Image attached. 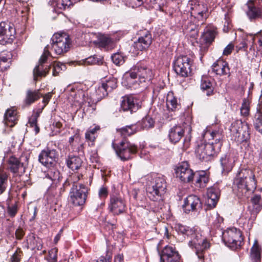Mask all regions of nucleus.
Returning <instances> with one entry per match:
<instances>
[{
	"label": "nucleus",
	"mask_w": 262,
	"mask_h": 262,
	"mask_svg": "<svg viewBox=\"0 0 262 262\" xmlns=\"http://www.w3.org/2000/svg\"><path fill=\"white\" fill-rule=\"evenodd\" d=\"M202 136L205 141L200 140L197 141L195 154L199 160L207 161L220 151L223 136L219 130L211 131L208 128Z\"/></svg>",
	"instance_id": "nucleus-1"
},
{
	"label": "nucleus",
	"mask_w": 262,
	"mask_h": 262,
	"mask_svg": "<svg viewBox=\"0 0 262 262\" xmlns=\"http://www.w3.org/2000/svg\"><path fill=\"white\" fill-rule=\"evenodd\" d=\"M234 184L237 187V195L241 198H248L256 188L255 175L248 169H242L237 173Z\"/></svg>",
	"instance_id": "nucleus-2"
},
{
	"label": "nucleus",
	"mask_w": 262,
	"mask_h": 262,
	"mask_svg": "<svg viewBox=\"0 0 262 262\" xmlns=\"http://www.w3.org/2000/svg\"><path fill=\"white\" fill-rule=\"evenodd\" d=\"M79 179V175L73 174L69 176L63 183L65 189L72 185L69 193V202L74 206L83 205L87 198L88 188L83 184L77 183Z\"/></svg>",
	"instance_id": "nucleus-3"
},
{
	"label": "nucleus",
	"mask_w": 262,
	"mask_h": 262,
	"mask_svg": "<svg viewBox=\"0 0 262 262\" xmlns=\"http://www.w3.org/2000/svg\"><path fill=\"white\" fill-rule=\"evenodd\" d=\"M125 77L129 84L136 89V84H143L146 80H150L152 71L146 68L136 66L125 74Z\"/></svg>",
	"instance_id": "nucleus-4"
},
{
	"label": "nucleus",
	"mask_w": 262,
	"mask_h": 262,
	"mask_svg": "<svg viewBox=\"0 0 262 262\" xmlns=\"http://www.w3.org/2000/svg\"><path fill=\"white\" fill-rule=\"evenodd\" d=\"M51 49L57 55L67 53L71 46V40L68 34L64 32L55 33L51 39Z\"/></svg>",
	"instance_id": "nucleus-5"
},
{
	"label": "nucleus",
	"mask_w": 262,
	"mask_h": 262,
	"mask_svg": "<svg viewBox=\"0 0 262 262\" xmlns=\"http://www.w3.org/2000/svg\"><path fill=\"white\" fill-rule=\"evenodd\" d=\"M166 188V184L163 177L155 176L152 178L146 188L148 198L154 201L160 200Z\"/></svg>",
	"instance_id": "nucleus-6"
},
{
	"label": "nucleus",
	"mask_w": 262,
	"mask_h": 262,
	"mask_svg": "<svg viewBox=\"0 0 262 262\" xmlns=\"http://www.w3.org/2000/svg\"><path fill=\"white\" fill-rule=\"evenodd\" d=\"M113 147L117 155L122 161H127L133 158L137 151V147L130 142L123 140L118 145L113 143Z\"/></svg>",
	"instance_id": "nucleus-7"
},
{
	"label": "nucleus",
	"mask_w": 262,
	"mask_h": 262,
	"mask_svg": "<svg viewBox=\"0 0 262 262\" xmlns=\"http://www.w3.org/2000/svg\"><path fill=\"white\" fill-rule=\"evenodd\" d=\"M223 239L227 246L236 249L241 246L243 238L239 230L231 228L223 233Z\"/></svg>",
	"instance_id": "nucleus-8"
},
{
	"label": "nucleus",
	"mask_w": 262,
	"mask_h": 262,
	"mask_svg": "<svg viewBox=\"0 0 262 262\" xmlns=\"http://www.w3.org/2000/svg\"><path fill=\"white\" fill-rule=\"evenodd\" d=\"M230 131L234 140L237 142L247 141L250 137L249 126L241 121H236L231 124Z\"/></svg>",
	"instance_id": "nucleus-9"
},
{
	"label": "nucleus",
	"mask_w": 262,
	"mask_h": 262,
	"mask_svg": "<svg viewBox=\"0 0 262 262\" xmlns=\"http://www.w3.org/2000/svg\"><path fill=\"white\" fill-rule=\"evenodd\" d=\"M192 61L187 56H180L173 62V68L177 75L188 77L191 73Z\"/></svg>",
	"instance_id": "nucleus-10"
},
{
	"label": "nucleus",
	"mask_w": 262,
	"mask_h": 262,
	"mask_svg": "<svg viewBox=\"0 0 262 262\" xmlns=\"http://www.w3.org/2000/svg\"><path fill=\"white\" fill-rule=\"evenodd\" d=\"M189 245L191 248L196 249V254L199 259L203 258V252L209 247L208 242L202 237L199 233H196L194 231L190 235Z\"/></svg>",
	"instance_id": "nucleus-11"
},
{
	"label": "nucleus",
	"mask_w": 262,
	"mask_h": 262,
	"mask_svg": "<svg viewBox=\"0 0 262 262\" xmlns=\"http://www.w3.org/2000/svg\"><path fill=\"white\" fill-rule=\"evenodd\" d=\"M174 170L176 177L184 183L192 182L195 176V172L190 168L186 161L179 163Z\"/></svg>",
	"instance_id": "nucleus-12"
},
{
	"label": "nucleus",
	"mask_w": 262,
	"mask_h": 262,
	"mask_svg": "<svg viewBox=\"0 0 262 262\" xmlns=\"http://www.w3.org/2000/svg\"><path fill=\"white\" fill-rule=\"evenodd\" d=\"M15 29L10 23L2 21L0 23V43L3 45L11 43L15 38Z\"/></svg>",
	"instance_id": "nucleus-13"
},
{
	"label": "nucleus",
	"mask_w": 262,
	"mask_h": 262,
	"mask_svg": "<svg viewBox=\"0 0 262 262\" xmlns=\"http://www.w3.org/2000/svg\"><path fill=\"white\" fill-rule=\"evenodd\" d=\"M141 101L136 96H125L122 97L120 111H129L130 113L136 112L140 107Z\"/></svg>",
	"instance_id": "nucleus-14"
},
{
	"label": "nucleus",
	"mask_w": 262,
	"mask_h": 262,
	"mask_svg": "<svg viewBox=\"0 0 262 262\" xmlns=\"http://www.w3.org/2000/svg\"><path fill=\"white\" fill-rule=\"evenodd\" d=\"M50 46L48 45L46 46L43 51V53L41 56L39 60V65L35 67L33 70V77L35 81H37L38 77H45L46 76L49 72V70L51 68V66H48V68H46L45 69H43L42 64L45 63L47 58L51 56V53L49 52Z\"/></svg>",
	"instance_id": "nucleus-15"
},
{
	"label": "nucleus",
	"mask_w": 262,
	"mask_h": 262,
	"mask_svg": "<svg viewBox=\"0 0 262 262\" xmlns=\"http://www.w3.org/2000/svg\"><path fill=\"white\" fill-rule=\"evenodd\" d=\"M58 152L55 149L47 148L42 150L38 156V161L43 165L49 167L58 158Z\"/></svg>",
	"instance_id": "nucleus-16"
},
{
	"label": "nucleus",
	"mask_w": 262,
	"mask_h": 262,
	"mask_svg": "<svg viewBox=\"0 0 262 262\" xmlns=\"http://www.w3.org/2000/svg\"><path fill=\"white\" fill-rule=\"evenodd\" d=\"M181 256L175 247L166 246L160 254V262H180Z\"/></svg>",
	"instance_id": "nucleus-17"
},
{
	"label": "nucleus",
	"mask_w": 262,
	"mask_h": 262,
	"mask_svg": "<svg viewBox=\"0 0 262 262\" xmlns=\"http://www.w3.org/2000/svg\"><path fill=\"white\" fill-rule=\"evenodd\" d=\"M202 204L200 198L195 195H189L184 199L183 209L186 213L190 211H198L202 208Z\"/></svg>",
	"instance_id": "nucleus-18"
},
{
	"label": "nucleus",
	"mask_w": 262,
	"mask_h": 262,
	"mask_svg": "<svg viewBox=\"0 0 262 262\" xmlns=\"http://www.w3.org/2000/svg\"><path fill=\"white\" fill-rule=\"evenodd\" d=\"M190 9L191 15L199 21H202V23L209 15L207 5L203 2L195 3Z\"/></svg>",
	"instance_id": "nucleus-19"
},
{
	"label": "nucleus",
	"mask_w": 262,
	"mask_h": 262,
	"mask_svg": "<svg viewBox=\"0 0 262 262\" xmlns=\"http://www.w3.org/2000/svg\"><path fill=\"white\" fill-rule=\"evenodd\" d=\"M108 209L114 215H119L125 212L126 204L121 197L112 195L110 198Z\"/></svg>",
	"instance_id": "nucleus-20"
},
{
	"label": "nucleus",
	"mask_w": 262,
	"mask_h": 262,
	"mask_svg": "<svg viewBox=\"0 0 262 262\" xmlns=\"http://www.w3.org/2000/svg\"><path fill=\"white\" fill-rule=\"evenodd\" d=\"M69 99L73 101L74 105L82 106L88 103V106H91V104L89 101V98L86 97V93L81 90H78L76 91H72L70 94Z\"/></svg>",
	"instance_id": "nucleus-21"
},
{
	"label": "nucleus",
	"mask_w": 262,
	"mask_h": 262,
	"mask_svg": "<svg viewBox=\"0 0 262 262\" xmlns=\"http://www.w3.org/2000/svg\"><path fill=\"white\" fill-rule=\"evenodd\" d=\"M151 42V34L146 31L143 35L139 37L136 41L134 42L133 47L137 51H142L147 50Z\"/></svg>",
	"instance_id": "nucleus-22"
},
{
	"label": "nucleus",
	"mask_w": 262,
	"mask_h": 262,
	"mask_svg": "<svg viewBox=\"0 0 262 262\" xmlns=\"http://www.w3.org/2000/svg\"><path fill=\"white\" fill-rule=\"evenodd\" d=\"M246 6L248 8L246 10V14L251 21L262 18V9L255 5L254 1H248Z\"/></svg>",
	"instance_id": "nucleus-23"
},
{
	"label": "nucleus",
	"mask_w": 262,
	"mask_h": 262,
	"mask_svg": "<svg viewBox=\"0 0 262 262\" xmlns=\"http://www.w3.org/2000/svg\"><path fill=\"white\" fill-rule=\"evenodd\" d=\"M207 204L211 208L215 207L220 196V191L217 187H212L207 190Z\"/></svg>",
	"instance_id": "nucleus-24"
},
{
	"label": "nucleus",
	"mask_w": 262,
	"mask_h": 262,
	"mask_svg": "<svg viewBox=\"0 0 262 262\" xmlns=\"http://www.w3.org/2000/svg\"><path fill=\"white\" fill-rule=\"evenodd\" d=\"M212 70L215 74L222 76L229 73L230 69L227 62L219 59L212 64Z\"/></svg>",
	"instance_id": "nucleus-25"
},
{
	"label": "nucleus",
	"mask_w": 262,
	"mask_h": 262,
	"mask_svg": "<svg viewBox=\"0 0 262 262\" xmlns=\"http://www.w3.org/2000/svg\"><path fill=\"white\" fill-rule=\"evenodd\" d=\"M235 160L230 154L223 155L220 158L222 173L227 174L232 169L234 165Z\"/></svg>",
	"instance_id": "nucleus-26"
},
{
	"label": "nucleus",
	"mask_w": 262,
	"mask_h": 262,
	"mask_svg": "<svg viewBox=\"0 0 262 262\" xmlns=\"http://www.w3.org/2000/svg\"><path fill=\"white\" fill-rule=\"evenodd\" d=\"M184 129L181 125H176L171 127L169 131L168 137L171 142H178L184 135Z\"/></svg>",
	"instance_id": "nucleus-27"
},
{
	"label": "nucleus",
	"mask_w": 262,
	"mask_h": 262,
	"mask_svg": "<svg viewBox=\"0 0 262 262\" xmlns=\"http://www.w3.org/2000/svg\"><path fill=\"white\" fill-rule=\"evenodd\" d=\"M17 120V111L14 107L8 108L4 115V122L6 125L13 127Z\"/></svg>",
	"instance_id": "nucleus-28"
},
{
	"label": "nucleus",
	"mask_w": 262,
	"mask_h": 262,
	"mask_svg": "<svg viewBox=\"0 0 262 262\" xmlns=\"http://www.w3.org/2000/svg\"><path fill=\"white\" fill-rule=\"evenodd\" d=\"M82 161L78 156H69L67 160V166L72 170H78L81 166Z\"/></svg>",
	"instance_id": "nucleus-29"
},
{
	"label": "nucleus",
	"mask_w": 262,
	"mask_h": 262,
	"mask_svg": "<svg viewBox=\"0 0 262 262\" xmlns=\"http://www.w3.org/2000/svg\"><path fill=\"white\" fill-rule=\"evenodd\" d=\"M261 248L257 241H255L251 249L250 258L253 262H260Z\"/></svg>",
	"instance_id": "nucleus-30"
},
{
	"label": "nucleus",
	"mask_w": 262,
	"mask_h": 262,
	"mask_svg": "<svg viewBox=\"0 0 262 262\" xmlns=\"http://www.w3.org/2000/svg\"><path fill=\"white\" fill-rule=\"evenodd\" d=\"M201 88L206 91V95L210 96L213 94V86L211 79L207 77H203L201 80Z\"/></svg>",
	"instance_id": "nucleus-31"
},
{
	"label": "nucleus",
	"mask_w": 262,
	"mask_h": 262,
	"mask_svg": "<svg viewBox=\"0 0 262 262\" xmlns=\"http://www.w3.org/2000/svg\"><path fill=\"white\" fill-rule=\"evenodd\" d=\"M41 96L39 93V90L32 91L28 90L27 92L25 99V103L27 105H30L38 100Z\"/></svg>",
	"instance_id": "nucleus-32"
},
{
	"label": "nucleus",
	"mask_w": 262,
	"mask_h": 262,
	"mask_svg": "<svg viewBox=\"0 0 262 262\" xmlns=\"http://www.w3.org/2000/svg\"><path fill=\"white\" fill-rule=\"evenodd\" d=\"M217 34L214 28H207L202 35V39L205 43L210 45L214 40Z\"/></svg>",
	"instance_id": "nucleus-33"
},
{
	"label": "nucleus",
	"mask_w": 262,
	"mask_h": 262,
	"mask_svg": "<svg viewBox=\"0 0 262 262\" xmlns=\"http://www.w3.org/2000/svg\"><path fill=\"white\" fill-rule=\"evenodd\" d=\"M83 62L84 64L87 65L104 64L106 67V69H107L106 63L103 61V57L101 56L94 55L90 56L86 58Z\"/></svg>",
	"instance_id": "nucleus-34"
},
{
	"label": "nucleus",
	"mask_w": 262,
	"mask_h": 262,
	"mask_svg": "<svg viewBox=\"0 0 262 262\" xmlns=\"http://www.w3.org/2000/svg\"><path fill=\"white\" fill-rule=\"evenodd\" d=\"M117 132L123 138H125L136 133L137 132V127L135 125L126 126L125 127L118 129Z\"/></svg>",
	"instance_id": "nucleus-35"
},
{
	"label": "nucleus",
	"mask_w": 262,
	"mask_h": 262,
	"mask_svg": "<svg viewBox=\"0 0 262 262\" xmlns=\"http://www.w3.org/2000/svg\"><path fill=\"white\" fill-rule=\"evenodd\" d=\"M166 101L167 108L171 111L174 110L178 105L177 99L172 92L168 93Z\"/></svg>",
	"instance_id": "nucleus-36"
},
{
	"label": "nucleus",
	"mask_w": 262,
	"mask_h": 262,
	"mask_svg": "<svg viewBox=\"0 0 262 262\" xmlns=\"http://www.w3.org/2000/svg\"><path fill=\"white\" fill-rule=\"evenodd\" d=\"M8 174L0 167V194L6 190L8 184Z\"/></svg>",
	"instance_id": "nucleus-37"
},
{
	"label": "nucleus",
	"mask_w": 262,
	"mask_h": 262,
	"mask_svg": "<svg viewBox=\"0 0 262 262\" xmlns=\"http://www.w3.org/2000/svg\"><path fill=\"white\" fill-rule=\"evenodd\" d=\"M9 168L13 173H17L20 168L23 167V164L15 157H11L9 159Z\"/></svg>",
	"instance_id": "nucleus-38"
},
{
	"label": "nucleus",
	"mask_w": 262,
	"mask_h": 262,
	"mask_svg": "<svg viewBox=\"0 0 262 262\" xmlns=\"http://www.w3.org/2000/svg\"><path fill=\"white\" fill-rule=\"evenodd\" d=\"M139 124L142 129H148L154 126L155 121L151 117L147 116L142 119Z\"/></svg>",
	"instance_id": "nucleus-39"
},
{
	"label": "nucleus",
	"mask_w": 262,
	"mask_h": 262,
	"mask_svg": "<svg viewBox=\"0 0 262 262\" xmlns=\"http://www.w3.org/2000/svg\"><path fill=\"white\" fill-rule=\"evenodd\" d=\"M253 125L255 128L262 134V111L257 112L254 116Z\"/></svg>",
	"instance_id": "nucleus-40"
},
{
	"label": "nucleus",
	"mask_w": 262,
	"mask_h": 262,
	"mask_svg": "<svg viewBox=\"0 0 262 262\" xmlns=\"http://www.w3.org/2000/svg\"><path fill=\"white\" fill-rule=\"evenodd\" d=\"M253 208L257 212H258L262 208L261 198L260 195L255 194L251 199Z\"/></svg>",
	"instance_id": "nucleus-41"
},
{
	"label": "nucleus",
	"mask_w": 262,
	"mask_h": 262,
	"mask_svg": "<svg viewBox=\"0 0 262 262\" xmlns=\"http://www.w3.org/2000/svg\"><path fill=\"white\" fill-rule=\"evenodd\" d=\"M102 84L107 93L116 89L117 86V80L114 78H111L106 80L105 82H103Z\"/></svg>",
	"instance_id": "nucleus-42"
},
{
	"label": "nucleus",
	"mask_w": 262,
	"mask_h": 262,
	"mask_svg": "<svg viewBox=\"0 0 262 262\" xmlns=\"http://www.w3.org/2000/svg\"><path fill=\"white\" fill-rule=\"evenodd\" d=\"M194 177H196V184L200 187H204L208 182V178L203 171L199 176L195 174Z\"/></svg>",
	"instance_id": "nucleus-43"
},
{
	"label": "nucleus",
	"mask_w": 262,
	"mask_h": 262,
	"mask_svg": "<svg viewBox=\"0 0 262 262\" xmlns=\"http://www.w3.org/2000/svg\"><path fill=\"white\" fill-rule=\"evenodd\" d=\"M11 62L10 55L5 56L4 54L0 55V69L1 70H5L9 67Z\"/></svg>",
	"instance_id": "nucleus-44"
},
{
	"label": "nucleus",
	"mask_w": 262,
	"mask_h": 262,
	"mask_svg": "<svg viewBox=\"0 0 262 262\" xmlns=\"http://www.w3.org/2000/svg\"><path fill=\"white\" fill-rule=\"evenodd\" d=\"M60 172L55 169H51L48 171L46 178L53 182H56L59 179Z\"/></svg>",
	"instance_id": "nucleus-45"
},
{
	"label": "nucleus",
	"mask_w": 262,
	"mask_h": 262,
	"mask_svg": "<svg viewBox=\"0 0 262 262\" xmlns=\"http://www.w3.org/2000/svg\"><path fill=\"white\" fill-rule=\"evenodd\" d=\"M176 228L177 231L182 234H185L189 237L190 235L192 233L193 230L189 229V227H186L181 224H178Z\"/></svg>",
	"instance_id": "nucleus-46"
},
{
	"label": "nucleus",
	"mask_w": 262,
	"mask_h": 262,
	"mask_svg": "<svg viewBox=\"0 0 262 262\" xmlns=\"http://www.w3.org/2000/svg\"><path fill=\"white\" fill-rule=\"evenodd\" d=\"M52 74L53 76H57L58 73L63 70V68H65V65L59 62L54 61L52 64Z\"/></svg>",
	"instance_id": "nucleus-47"
},
{
	"label": "nucleus",
	"mask_w": 262,
	"mask_h": 262,
	"mask_svg": "<svg viewBox=\"0 0 262 262\" xmlns=\"http://www.w3.org/2000/svg\"><path fill=\"white\" fill-rule=\"evenodd\" d=\"M96 94L97 96V99L98 101L100 100L108 94L102 84L96 89Z\"/></svg>",
	"instance_id": "nucleus-48"
},
{
	"label": "nucleus",
	"mask_w": 262,
	"mask_h": 262,
	"mask_svg": "<svg viewBox=\"0 0 262 262\" xmlns=\"http://www.w3.org/2000/svg\"><path fill=\"white\" fill-rule=\"evenodd\" d=\"M250 110L249 101L246 99H244L241 108V113L243 116H247L249 115Z\"/></svg>",
	"instance_id": "nucleus-49"
},
{
	"label": "nucleus",
	"mask_w": 262,
	"mask_h": 262,
	"mask_svg": "<svg viewBox=\"0 0 262 262\" xmlns=\"http://www.w3.org/2000/svg\"><path fill=\"white\" fill-rule=\"evenodd\" d=\"M57 249L53 248L49 251L47 259L49 262H57Z\"/></svg>",
	"instance_id": "nucleus-50"
},
{
	"label": "nucleus",
	"mask_w": 262,
	"mask_h": 262,
	"mask_svg": "<svg viewBox=\"0 0 262 262\" xmlns=\"http://www.w3.org/2000/svg\"><path fill=\"white\" fill-rule=\"evenodd\" d=\"M112 61L116 65L122 64L124 62L123 57L119 53H115L111 56Z\"/></svg>",
	"instance_id": "nucleus-51"
},
{
	"label": "nucleus",
	"mask_w": 262,
	"mask_h": 262,
	"mask_svg": "<svg viewBox=\"0 0 262 262\" xmlns=\"http://www.w3.org/2000/svg\"><path fill=\"white\" fill-rule=\"evenodd\" d=\"M37 118L33 115L29 118V123L30 126L34 128L35 134H37L39 132V127L37 125Z\"/></svg>",
	"instance_id": "nucleus-52"
},
{
	"label": "nucleus",
	"mask_w": 262,
	"mask_h": 262,
	"mask_svg": "<svg viewBox=\"0 0 262 262\" xmlns=\"http://www.w3.org/2000/svg\"><path fill=\"white\" fill-rule=\"evenodd\" d=\"M71 5L70 0H58L57 6L59 9L64 10L69 8Z\"/></svg>",
	"instance_id": "nucleus-53"
},
{
	"label": "nucleus",
	"mask_w": 262,
	"mask_h": 262,
	"mask_svg": "<svg viewBox=\"0 0 262 262\" xmlns=\"http://www.w3.org/2000/svg\"><path fill=\"white\" fill-rule=\"evenodd\" d=\"M98 44L100 47H105L108 45L110 42V39L108 37L105 36H100L98 38Z\"/></svg>",
	"instance_id": "nucleus-54"
},
{
	"label": "nucleus",
	"mask_w": 262,
	"mask_h": 262,
	"mask_svg": "<svg viewBox=\"0 0 262 262\" xmlns=\"http://www.w3.org/2000/svg\"><path fill=\"white\" fill-rule=\"evenodd\" d=\"M125 2L132 8L138 7L143 4V0H125Z\"/></svg>",
	"instance_id": "nucleus-55"
},
{
	"label": "nucleus",
	"mask_w": 262,
	"mask_h": 262,
	"mask_svg": "<svg viewBox=\"0 0 262 262\" xmlns=\"http://www.w3.org/2000/svg\"><path fill=\"white\" fill-rule=\"evenodd\" d=\"M7 212L10 217H13L15 216L17 212V206L16 205L9 206L7 208Z\"/></svg>",
	"instance_id": "nucleus-56"
},
{
	"label": "nucleus",
	"mask_w": 262,
	"mask_h": 262,
	"mask_svg": "<svg viewBox=\"0 0 262 262\" xmlns=\"http://www.w3.org/2000/svg\"><path fill=\"white\" fill-rule=\"evenodd\" d=\"M249 38H250V36H245L242 38L241 42L237 46V47L239 50H244L247 48V41Z\"/></svg>",
	"instance_id": "nucleus-57"
},
{
	"label": "nucleus",
	"mask_w": 262,
	"mask_h": 262,
	"mask_svg": "<svg viewBox=\"0 0 262 262\" xmlns=\"http://www.w3.org/2000/svg\"><path fill=\"white\" fill-rule=\"evenodd\" d=\"M35 238L33 235H29L27 237V243L28 244V248L31 247L32 248H35L36 247L35 246Z\"/></svg>",
	"instance_id": "nucleus-58"
},
{
	"label": "nucleus",
	"mask_w": 262,
	"mask_h": 262,
	"mask_svg": "<svg viewBox=\"0 0 262 262\" xmlns=\"http://www.w3.org/2000/svg\"><path fill=\"white\" fill-rule=\"evenodd\" d=\"M250 37H251V39L253 42H254L255 38H257L258 40V43L259 46L262 48V32L257 33L254 36L250 35Z\"/></svg>",
	"instance_id": "nucleus-59"
},
{
	"label": "nucleus",
	"mask_w": 262,
	"mask_h": 262,
	"mask_svg": "<svg viewBox=\"0 0 262 262\" xmlns=\"http://www.w3.org/2000/svg\"><path fill=\"white\" fill-rule=\"evenodd\" d=\"M234 45L232 43H229L228 45L223 51V55H228L230 54L233 49Z\"/></svg>",
	"instance_id": "nucleus-60"
},
{
	"label": "nucleus",
	"mask_w": 262,
	"mask_h": 262,
	"mask_svg": "<svg viewBox=\"0 0 262 262\" xmlns=\"http://www.w3.org/2000/svg\"><path fill=\"white\" fill-rule=\"evenodd\" d=\"M108 195L107 189L106 187H101L99 191V195L100 198H105Z\"/></svg>",
	"instance_id": "nucleus-61"
},
{
	"label": "nucleus",
	"mask_w": 262,
	"mask_h": 262,
	"mask_svg": "<svg viewBox=\"0 0 262 262\" xmlns=\"http://www.w3.org/2000/svg\"><path fill=\"white\" fill-rule=\"evenodd\" d=\"M15 235L16 239H21L25 235V232L23 229L20 227L16 229Z\"/></svg>",
	"instance_id": "nucleus-62"
},
{
	"label": "nucleus",
	"mask_w": 262,
	"mask_h": 262,
	"mask_svg": "<svg viewBox=\"0 0 262 262\" xmlns=\"http://www.w3.org/2000/svg\"><path fill=\"white\" fill-rule=\"evenodd\" d=\"M52 97V93L51 92H49L45 94V95L42 96V102L44 103V107L48 103Z\"/></svg>",
	"instance_id": "nucleus-63"
},
{
	"label": "nucleus",
	"mask_w": 262,
	"mask_h": 262,
	"mask_svg": "<svg viewBox=\"0 0 262 262\" xmlns=\"http://www.w3.org/2000/svg\"><path fill=\"white\" fill-rule=\"evenodd\" d=\"M20 255L15 252L11 257V262H19Z\"/></svg>",
	"instance_id": "nucleus-64"
}]
</instances>
